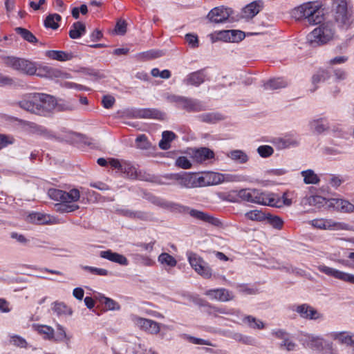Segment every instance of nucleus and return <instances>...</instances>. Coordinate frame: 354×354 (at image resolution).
<instances>
[{"label":"nucleus","instance_id":"1","mask_svg":"<svg viewBox=\"0 0 354 354\" xmlns=\"http://www.w3.org/2000/svg\"><path fill=\"white\" fill-rule=\"evenodd\" d=\"M49 197L60 203L55 205L56 211L59 213L73 212L80 208L75 203L80 198V192L77 189H72L69 192L50 188L48 191Z\"/></svg>","mask_w":354,"mask_h":354},{"label":"nucleus","instance_id":"2","mask_svg":"<svg viewBox=\"0 0 354 354\" xmlns=\"http://www.w3.org/2000/svg\"><path fill=\"white\" fill-rule=\"evenodd\" d=\"M292 16L297 20H304L310 25H316L324 20L323 10L315 2H308L295 8Z\"/></svg>","mask_w":354,"mask_h":354},{"label":"nucleus","instance_id":"3","mask_svg":"<svg viewBox=\"0 0 354 354\" xmlns=\"http://www.w3.org/2000/svg\"><path fill=\"white\" fill-rule=\"evenodd\" d=\"M236 196L241 201L262 205H273L274 199L269 192H265L259 189L246 188L237 192Z\"/></svg>","mask_w":354,"mask_h":354},{"label":"nucleus","instance_id":"4","mask_svg":"<svg viewBox=\"0 0 354 354\" xmlns=\"http://www.w3.org/2000/svg\"><path fill=\"white\" fill-rule=\"evenodd\" d=\"M335 7V19L339 26L348 28L353 23V12L348 7L347 0H333Z\"/></svg>","mask_w":354,"mask_h":354},{"label":"nucleus","instance_id":"5","mask_svg":"<svg viewBox=\"0 0 354 354\" xmlns=\"http://www.w3.org/2000/svg\"><path fill=\"white\" fill-rule=\"evenodd\" d=\"M168 207L174 212L182 214H189L192 217L199 221H202L214 226H218L221 224L220 221L214 216L198 209H190L187 206L176 203H169Z\"/></svg>","mask_w":354,"mask_h":354},{"label":"nucleus","instance_id":"6","mask_svg":"<svg viewBox=\"0 0 354 354\" xmlns=\"http://www.w3.org/2000/svg\"><path fill=\"white\" fill-rule=\"evenodd\" d=\"M166 179L175 180L178 184L186 188L196 187L209 185V182H205V178L203 176L198 177L196 175L183 173V174H171L164 176Z\"/></svg>","mask_w":354,"mask_h":354},{"label":"nucleus","instance_id":"7","mask_svg":"<svg viewBox=\"0 0 354 354\" xmlns=\"http://www.w3.org/2000/svg\"><path fill=\"white\" fill-rule=\"evenodd\" d=\"M333 35V30L330 26L322 25L314 29L308 35V40L313 46L323 45L329 41Z\"/></svg>","mask_w":354,"mask_h":354},{"label":"nucleus","instance_id":"8","mask_svg":"<svg viewBox=\"0 0 354 354\" xmlns=\"http://www.w3.org/2000/svg\"><path fill=\"white\" fill-rule=\"evenodd\" d=\"M6 64L15 70L27 75H34L37 71L33 62L24 59L10 57L6 59Z\"/></svg>","mask_w":354,"mask_h":354},{"label":"nucleus","instance_id":"9","mask_svg":"<svg viewBox=\"0 0 354 354\" xmlns=\"http://www.w3.org/2000/svg\"><path fill=\"white\" fill-rule=\"evenodd\" d=\"M174 100L178 104L179 108L187 112H200L206 110L203 103L197 99L183 96H174Z\"/></svg>","mask_w":354,"mask_h":354},{"label":"nucleus","instance_id":"10","mask_svg":"<svg viewBox=\"0 0 354 354\" xmlns=\"http://www.w3.org/2000/svg\"><path fill=\"white\" fill-rule=\"evenodd\" d=\"M40 93H30L24 95L16 104L21 109L33 114L37 113L38 103L41 102Z\"/></svg>","mask_w":354,"mask_h":354},{"label":"nucleus","instance_id":"11","mask_svg":"<svg viewBox=\"0 0 354 354\" xmlns=\"http://www.w3.org/2000/svg\"><path fill=\"white\" fill-rule=\"evenodd\" d=\"M310 224L315 228L325 230H348V224L336 222L333 219L316 218L310 221Z\"/></svg>","mask_w":354,"mask_h":354},{"label":"nucleus","instance_id":"12","mask_svg":"<svg viewBox=\"0 0 354 354\" xmlns=\"http://www.w3.org/2000/svg\"><path fill=\"white\" fill-rule=\"evenodd\" d=\"M232 14L233 10L231 8L221 6L212 8L207 14V18L212 23H225Z\"/></svg>","mask_w":354,"mask_h":354},{"label":"nucleus","instance_id":"13","mask_svg":"<svg viewBox=\"0 0 354 354\" xmlns=\"http://www.w3.org/2000/svg\"><path fill=\"white\" fill-rule=\"evenodd\" d=\"M39 95L41 102L38 103L36 115L46 116L56 108L57 102L52 95L41 93Z\"/></svg>","mask_w":354,"mask_h":354},{"label":"nucleus","instance_id":"14","mask_svg":"<svg viewBox=\"0 0 354 354\" xmlns=\"http://www.w3.org/2000/svg\"><path fill=\"white\" fill-rule=\"evenodd\" d=\"M189 262L195 271L205 278H210L212 276L211 269L205 265L203 260L194 253H189L188 255Z\"/></svg>","mask_w":354,"mask_h":354},{"label":"nucleus","instance_id":"15","mask_svg":"<svg viewBox=\"0 0 354 354\" xmlns=\"http://www.w3.org/2000/svg\"><path fill=\"white\" fill-rule=\"evenodd\" d=\"M319 272L335 279L343 281L344 282L354 284V275L347 272H344L328 266L322 265L318 267Z\"/></svg>","mask_w":354,"mask_h":354},{"label":"nucleus","instance_id":"16","mask_svg":"<svg viewBox=\"0 0 354 354\" xmlns=\"http://www.w3.org/2000/svg\"><path fill=\"white\" fill-rule=\"evenodd\" d=\"M132 320L140 329L150 334L156 335L160 332V324L153 320L138 316H133Z\"/></svg>","mask_w":354,"mask_h":354},{"label":"nucleus","instance_id":"17","mask_svg":"<svg viewBox=\"0 0 354 354\" xmlns=\"http://www.w3.org/2000/svg\"><path fill=\"white\" fill-rule=\"evenodd\" d=\"M109 165L111 168L117 169L118 171L126 174L130 178H134L136 174V168L129 162L124 160L120 161L118 159L110 158Z\"/></svg>","mask_w":354,"mask_h":354},{"label":"nucleus","instance_id":"18","mask_svg":"<svg viewBox=\"0 0 354 354\" xmlns=\"http://www.w3.org/2000/svg\"><path fill=\"white\" fill-rule=\"evenodd\" d=\"M292 310L304 319L312 320L322 317V315L316 309L307 304L295 306Z\"/></svg>","mask_w":354,"mask_h":354},{"label":"nucleus","instance_id":"19","mask_svg":"<svg viewBox=\"0 0 354 354\" xmlns=\"http://www.w3.org/2000/svg\"><path fill=\"white\" fill-rule=\"evenodd\" d=\"M207 80L205 68L192 72L187 75L183 82L187 86H193L198 87Z\"/></svg>","mask_w":354,"mask_h":354},{"label":"nucleus","instance_id":"20","mask_svg":"<svg viewBox=\"0 0 354 354\" xmlns=\"http://www.w3.org/2000/svg\"><path fill=\"white\" fill-rule=\"evenodd\" d=\"M330 207L335 210L343 213L354 212V205L348 201L342 198H331L329 200Z\"/></svg>","mask_w":354,"mask_h":354},{"label":"nucleus","instance_id":"21","mask_svg":"<svg viewBox=\"0 0 354 354\" xmlns=\"http://www.w3.org/2000/svg\"><path fill=\"white\" fill-rule=\"evenodd\" d=\"M205 295L220 301H228L233 299L232 293L225 288L208 290L205 292Z\"/></svg>","mask_w":354,"mask_h":354},{"label":"nucleus","instance_id":"22","mask_svg":"<svg viewBox=\"0 0 354 354\" xmlns=\"http://www.w3.org/2000/svg\"><path fill=\"white\" fill-rule=\"evenodd\" d=\"M263 8L262 1H254L245 6L242 10V16L247 19L254 17Z\"/></svg>","mask_w":354,"mask_h":354},{"label":"nucleus","instance_id":"23","mask_svg":"<svg viewBox=\"0 0 354 354\" xmlns=\"http://www.w3.org/2000/svg\"><path fill=\"white\" fill-rule=\"evenodd\" d=\"M136 116L139 118L164 120L166 118V114L156 109L147 108L139 109L136 112Z\"/></svg>","mask_w":354,"mask_h":354},{"label":"nucleus","instance_id":"24","mask_svg":"<svg viewBox=\"0 0 354 354\" xmlns=\"http://www.w3.org/2000/svg\"><path fill=\"white\" fill-rule=\"evenodd\" d=\"M100 256L103 259H108L121 266H127L129 264V261L126 257L119 253L113 252L111 250L101 251Z\"/></svg>","mask_w":354,"mask_h":354},{"label":"nucleus","instance_id":"25","mask_svg":"<svg viewBox=\"0 0 354 354\" xmlns=\"http://www.w3.org/2000/svg\"><path fill=\"white\" fill-rule=\"evenodd\" d=\"M192 157L196 162L202 163L214 158V153L209 148L202 147L195 150Z\"/></svg>","mask_w":354,"mask_h":354},{"label":"nucleus","instance_id":"26","mask_svg":"<svg viewBox=\"0 0 354 354\" xmlns=\"http://www.w3.org/2000/svg\"><path fill=\"white\" fill-rule=\"evenodd\" d=\"M330 337L338 340L340 344L347 346H354V335L348 332H333L330 334Z\"/></svg>","mask_w":354,"mask_h":354},{"label":"nucleus","instance_id":"27","mask_svg":"<svg viewBox=\"0 0 354 354\" xmlns=\"http://www.w3.org/2000/svg\"><path fill=\"white\" fill-rule=\"evenodd\" d=\"M28 222L37 225H45L52 223L51 217L48 214L40 212L30 213L27 217Z\"/></svg>","mask_w":354,"mask_h":354},{"label":"nucleus","instance_id":"28","mask_svg":"<svg viewBox=\"0 0 354 354\" xmlns=\"http://www.w3.org/2000/svg\"><path fill=\"white\" fill-rule=\"evenodd\" d=\"M133 178L138 179L140 180L154 183L157 184H165L166 183L162 181L159 177L145 170H139L136 171Z\"/></svg>","mask_w":354,"mask_h":354},{"label":"nucleus","instance_id":"29","mask_svg":"<svg viewBox=\"0 0 354 354\" xmlns=\"http://www.w3.org/2000/svg\"><path fill=\"white\" fill-rule=\"evenodd\" d=\"M330 77V72L326 69L319 68L313 76L312 83L314 85V88L311 90L314 92L317 88V84L322 82H324L328 80Z\"/></svg>","mask_w":354,"mask_h":354},{"label":"nucleus","instance_id":"30","mask_svg":"<svg viewBox=\"0 0 354 354\" xmlns=\"http://www.w3.org/2000/svg\"><path fill=\"white\" fill-rule=\"evenodd\" d=\"M45 55L51 59L60 62L68 61L73 58V55L71 53L62 50H47L45 52Z\"/></svg>","mask_w":354,"mask_h":354},{"label":"nucleus","instance_id":"31","mask_svg":"<svg viewBox=\"0 0 354 354\" xmlns=\"http://www.w3.org/2000/svg\"><path fill=\"white\" fill-rule=\"evenodd\" d=\"M86 33V26L81 21H77L73 24L69 31V37L71 39H76L80 38Z\"/></svg>","mask_w":354,"mask_h":354},{"label":"nucleus","instance_id":"32","mask_svg":"<svg viewBox=\"0 0 354 354\" xmlns=\"http://www.w3.org/2000/svg\"><path fill=\"white\" fill-rule=\"evenodd\" d=\"M176 134L170 131H165L162 134V139L159 142V147L161 149L167 150L171 147V142L176 138Z\"/></svg>","mask_w":354,"mask_h":354},{"label":"nucleus","instance_id":"33","mask_svg":"<svg viewBox=\"0 0 354 354\" xmlns=\"http://www.w3.org/2000/svg\"><path fill=\"white\" fill-rule=\"evenodd\" d=\"M53 305L52 310L58 316L71 315L73 313L71 308L64 302L55 301Z\"/></svg>","mask_w":354,"mask_h":354},{"label":"nucleus","instance_id":"34","mask_svg":"<svg viewBox=\"0 0 354 354\" xmlns=\"http://www.w3.org/2000/svg\"><path fill=\"white\" fill-rule=\"evenodd\" d=\"M288 82L282 77L273 78L264 84L266 89H279L287 86Z\"/></svg>","mask_w":354,"mask_h":354},{"label":"nucleus","instance_id":"35","mask_svg":"<svg viewBox=\"0 0 354 354\" xmlns=\"http://www.w3.org/2000/svg\"><path fill=\"white\" fill-rule=\"evenodd\" d=\"M119 212L122 216L129 218H138L140 220H147L148 218L147 213L141 211H133L128 209H123L119 210Z\"/></svg>","mask_w":354,"mask_h":354},{"label":"nucleus","instance_id":"36","mask_svg":"<svg viewBox=\"0 0 354 354\" xmlns=\"http://www.w3.org/2000/svg\"><path fill=\"white\" fill-rule=\"evenodd\" d=\"M198 120L205 123H216L223 120V117L220 113H206L197 116Z\"/></svg>","mask_w":354,"mask_h":354},{"label":"nucleus","instance_id":"37","mask_svg":"<svg viewBox=\"0 0 354 354\" xmlns=\"http://www.w3.org/2000/svg\"><path fill=\"white\" fill-rule=\"evenodd\" d=\"M272 196L270 198H272L274 199V201L273 205H268V206L274 207H281L283 205H290L292 204V201L290 199H288L287 198V194L284 193L282 196V198H281L279 195L274 194L273 193H270Z\"/></svg>","mask_w":354,"mask_h":354},{"label":"nucleus","instance_id":"38","mask_svg":"<svg viewBox=\"0 0 354 354\" xmlns=\"http://www.w3.org/2000/svg\"><path fill=\"white\" fill-rule=\"evenodd\" d=\"M301 174L306 184H317L320 181L319 176L312 169L302 171Z\"/></svg>","mask_w":354,"mask_h":354},{"label":"nucleus","instance_id":"39","mask_svg":"<svg viewBox=\"0 0 354 354\" xmlns=\"http://www.w3.org/2000/svg\"><path fill=\"white\" fill-rule=\"evenodd\" d=\"M62 17L58 14H50L44 20V26L46 28L56 30L59 27L58 22L61 21Z\"/></svg>","mask_w":354,"mask_h":354},{"label":"nucleus","instance_id":"40","mask_svg":"<svg viewBox=\"0 0 354 354\" xmlns=\"http://www.w3.org/2000/svg\"><path fill=\"white\" fill-rule=\"evenodd\" d=\"M227 156L232 160L240 164L245 163L248 160V156L241 150L232 151Z\"/></svg>","mask_w":354,"mask_h":354},{"label":"nucleus","instance_id":"41","mask_svg":"<svg viewBox=\"0 0 354 354\" xmlns=\"http://www.w3.org/2000/svg\"><path fill=\"white\" fill-rule=\"evenodd\" d=\"M15 30L16 33L21 35L24 40L30 43L37 42V39L36 38V37L28 29L21 27H17L15 29Z\"/></svg>","mask_w":354,"mask_h":354},{"label":"nucleus","instance_id":"42","mask_svg":"<svg viewBox=\"0 0 354 354\" xmlns=\"http://www.w3.org/2000/svg\"><path fill=\"white\" fill-rule=\"evenodd\" d=\"M306 344L308 347L313 350L321 351L326 343L322 338L309 337Z\"/></svg>","mask_w":354,"mask_h":354},{"label":"nucleus","instance_id":"43","mask_svg":"<svg viewBox=\"0 0 354 354\" xmlns=\"http://www.w3.org/2000/svg\"><path fill=\"white\" fill-rule=\"evenodd\" d=\"M202 305L207 306L208 308L207 311V313L209 315H213L214 317H217L218 314H225V315L231 314V313L229 311V310H227L226 308H221V307L212 306L207 302H204V304H202Z\"/></svg>","mask_w":354,"mask_h":354},{"label":"nucleus","instance_id":"44","mask_svg":"<svg viewBox=\"0 0 354 354\" xmlns=\"http://www.w3.org/2000/svg\"><path fill=\"white\" fill-rule=\"evenodd\" d=\"M158 261L162 265L167 266L170 268H174L177 264V261L171 254L163 252L161 253L158 258Z\"/></svg>","mask_w":354,"mask_h":354},{"label":"nucleus","instance_id":"45","mask_svg":"<svg viewBox=\"0 0 354 354\" xmlns=\"http://www.w3.org/2000/svg\"><path fill=\"white\" fill-rule=\"evenodd\" d=\"M310 127L317 133H322L329 128L328 124L324 119L313 120L310 122Z\"/></svg>","mask_w":354,"mask_h":354},{"label":"nucleus","instance_id":"46","mask_svg":"<svg viewBox=\"0 0 354 354\" xmlns=\"http://www.w3.org/2000/svg\"><path fill=\"white\" fill-rule=\"evenodd\" d=\"M243 321L246 323L250 328L254 329H263L265 327L263 322L256 319L251 315L245 316Z\"/></svg>","mask_w":354,"mask_h":354},{"label":"nucleus","instance_id":"47","mask_svg":"<svg viewBox=\"0 0 354 354\" xmlns=\"http://www.w3.org/2000/svg\"><path fill=\"white\" fill-rule=\"evenodd\" d=\"M37 332L44 335V338L48 340L54 341V329L48 326L41 325L37 328Z\"/></svg>","mask_w":354,"mask_h":354},{"label":"nucleus","instance_id":"48","mask_svg":"<svg viewBox=\"0 0 354 354\" xmlns=\"http://www.w3.org/2000/svg\"><path fill=\"white\" fill-rule=\"evenodd\" d=\"M245 216L251 221H262L266 220V215L261 211L254 209L245 213Z\"/></svg>","mask_w":354,"mask_h":354},{"label":"nucleus","instance_id":"49","mask_svg":"<svg viewBox=\"0 0 354 354\" xmlns=\"http://www.w3.org/2000/svg\"><path fill=\"white\" fill-rule=\"evenodd\" d=\"M162 53L160 50H151L147 52L140 53L137 55V57L140 60L146 61L154 58L161 57Z\"/></svg>","mask_w":354,"mask_h":354},{"label":"nucleus","instance_id":"50","mask_svg":"<svg viewBox=\"0 0 354 354\" xmlns=\"http://www.w3.org/2000/svg\"><path fill=\"white\" fill-rule=\"evenodd\" d=\"M233 339L236 342H241L243 344L254 346L256 340L250 336L244 335L241 333H235L233 335Z\"/></svg>","mask_w":354,"mask_h":354},{"label":"nucleus","instance_id":"51","mask_svg":"<svg viewBox=\"0 0 354 354\" xmlns=\"http://www.w3.org/2000/svg\"><path fill=\"white\" fill-rule=\"evenodd\" d=\"M64 340L69 341L70 337L66 335L64 328L60 324H57V331L54 333L55 342H63Z\"/></svg>","mask_w":354,"mask_h":354},{"label":"nucleus","instance_id":"52","mask_svg":"<svg viewBox=\"0 0 354 354\" xmlns=\"http://www.w3.org/2000/svg\"><path fill=\"white\" fill-rule=\"evenodd\" d=\"M266 219L270 225L276 229L281 230L283 227V221L279 216L268 214Z\"/></svg>","mask_w":354,"mask_h":354},{"label":"nucleus","instance_id":"53","mask_svg":"<svg viewBox=\"0 0 354 354\" xmlns=\"http://www.w3.org/2000/svg\"><path fill=\"white\" fill-rule=\"evenodd\" d=\"M81 268L92 274L98 275V276H107L109 274V271L104 268H98L95 267L88 266H82Z\"/></svg>","mask_w":354,"mask_h":354},{"label":"nucleus","instance_id":"54","mask_svg":"<svg viewBox=\"0 0 354 354\" xmlns=\"http://www.w3.org/2000/svg\"><path fill=\"white\" fill-rule=\"evenodd\" d=\"M15 141V139L12 136L0 133V150L12 145Z\"/></svg>","mask_w":354,"mask_h":354},{"label":"nucleus","instance_id":"55","mask_svg":"<svg viewBox=\"0 0 354 354\" xmlns=\"http://www.w3.org/2000/svg\"><path fill=\"white\" fill-rule=\"evenodd\" d=\"M104 301L103 304L105 305V307L110 310H118L120 308V304L114 301L113 299L109 297H103Z\"/></svg>","mask_w":354,"mask_h":354},{"label":"nucleus","instance_id":"56","mask_svg":"<svg viewBox=\"0 0 354 354\" xmlns=\"http://www.w3.org/2000/svg\"><path fill=\"white\" fill-rule=\"evenodd\" d=\"M10 342L15 345V346L19 348H26L28 346V343L26 340L19 336V335H12L10 337Z\"/></svg>","mask_w":354,"mask_h":354},{"label":"nucleus","instance_id":"57","mask_svg":"<svg viewBox=\"0 0 354 354\" xmlns=\"http://www.w3.org/2000/svg\"><path fill=\"white\" fill-rule=\"evenodd\" d=\"M136 145L138 148L142 149H147L149 147V142L147 140V138L145 135H140L136 139Z\"/></svg>","mask_w":354,"mask_h":354},{"label":"nucleus","instance_id":"58","mask_svg":"<svg viewBox=\"0 0 354 354\" xmlns=\"http://www.w3.org/2000/svg\"><path fill=\"white\" fill-rule=\"evenodd\" d=\"M257 151L263 158H268L274 153V149L269 145H262L258 147Z\"/></svg>","mask_w":354,"mask_h":354},{"label":"nucleus","instance_id":"59","mask_svg":"<svg viewBox=\"0 0 354 354\" xmlns=\"http://www.w3.org/2000/svg\"><path fill=\"white\" fill-rule=\"evenodd\" d=\"M230 32L232 33V35L231 34L230 35V36L231 37V42L241 41L245 37V32L241 30H230Z\"/></svg>","mask_w":354,"mask_h":354},{"label":"nucleus","instance_id":"60","mask_svg":"<svg viewBox=\"0 0 354 354\" xmlns=\"http://www.w3.org/2000/svg\"><path fill=\"white\" fill-rule=\"evenodd\" d=\"M176 165L178 167L187 169L191 168L192 163L187 157L180 156L176 159Z\"/></svg>","mask_w":354,"mask_h":354},{"label":"nucleus","instance_id":"61","mask_svg":"<svg viewBox=\"0 0 354 354\" xmlns=\"http://www.w3.org/2000/svg\"><path fill=\"white\" fill-rule=\"evenodd\" d=\"M325 198L320 196H311L308 198V203L311 205H315L319 207L324 205L325 203Z\"/></svg>","mask_w":354,"mask_h":354},{"label":"nucleus","instance_id":"62","mask_svg":"<svg viewBox=\"0 0 354 354\" xmlns=\"http://www.w3.org/2000/svg\"><path fill=\"white\" fill-rule=\"evenodd\" d=\"M297 345L296 344L290 340L288 336L283 340L282 343L280 344L281 348H285L287 351H290L295 349Z\"/></svg>","mask_w":354,"mask_h":354},{"label":"nucleus","instance_id":"63","mask_svg":"<svg viewBox=\"0 0 354 354\" xmlns=\"http://www.w3.org/2000/svg\"><path fill=\"white\" fill-rule=\"evenodd\" d=\"M115 100V98L111 95H104L102 100V104L105 109L111 108Z\"/></svg>","mask_w":354,"mask_h":354},{"label":"nucleus","instance_id":"64","mask_svg":"<svg viewBox=\"0 0 354 354\" xmlns=\"http://www.w3.org/2000/svg\"><path fill=\"white\" fill-rule=\"evenodd\" d=\"M186 41L193 48L198 46V39L196 35L187 34L185 35Z\"/></svg>","mask_w":354,"mask_h":354}]
</instances>
